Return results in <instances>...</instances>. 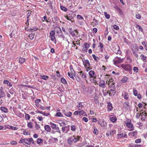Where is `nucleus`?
<instances>
[{
	"label": "nucleus",
	"instance_id": "69168bd1",
	"mask_svg": "<svg viewBox=\"0 0 147 147\" xmlns=\"http://www.w3.org/2000/svg\"><path fill=\"white\" fill-rule=\"evenodd\" d=\"M74 77L75 78L76 80H77V81L80 82V78L78 76H74Z\"/></svg>",
	"mask_w": 147,
	"mask_h": 147
},
{
	"label": "nucleus",
	"instance_id": "bf43d9fd",
	"mask_svg": "<svg viewBox=\"0 0 147 147\" xmlns=\"http://www.w3.org/2000/svg\"><path fill=\"white\" fill-rule=\"evenodd\" d=\"M92 56L94 59L96 61H98L97 58H98V57H97L94 54H93Z\"/></svg>",
	"mask_w": 147,
	"mask_h": 147
},
{
	"label": "nucleus",
	"instance_id": "f03ea898",
	"mask_svg": "<svg viewBox=\"0 0 147 147\" xmlns=\"http://www.w3.org/2000/svg\"><path fill=\"white\" fill-rule=\"evenodd\" d=\"M123 61V59H121L117 57H116L113 60V61L114 62V64L116 65L117 64L122 63Z\"/></svg>",
	"mask_w": 147,
	"mask_h": 147
},
{
	"label": "nucleus",
	"instance_id": "393cba45",
	"mask_svg": "<svg viewBox=\"0 0 147 147\" xmlns=\"http://www.w3.org/2000/svg\"><path fill=\"white\" fill-rule=\"evenodd\" d=\"M3 83L4 84H7L8 86L11 87L12 86V85L11 83L8 80H4L3 82Z\"/></svg>",
	"mask_w": 147,
	"mask_h": 147
},
{
	"label": "nucleus",
	"instance_id": "4be33fe9",
	"mask_svg": "<svg viewBox=\"0 0 147 147\" xmlns=\"http://www.w3.org/2000/svg\"><path fill=\"white\" fill-rule=\"evenodd\" d=\"M40 77L41 79L45 80H46L49 78L48 76L42 75H41L40 76Z\"/></svg>",
	"mask_w": 147,
	"mask_h": 147
},
{
	"label": "nucleus",
	"instance_id": "473e14b6",
	"mask_svg": "<svg viewBox=\"0 0 147 147\" xmlns=\"http://www.w3.org/2000/svg\"><path fill=\"white\" fill-rule=\"evenodd\" d=\"M69 31L71 34L72 36H75V33L74 32V31L72 30L71 28H69Z\"/></svg>",
	"mask_w": 147,
	"mask_h": 147
},
{
	"label": "nucleus",
	"instance_id": "6e6d98bb",
	"mask_svg": "<svg viewBox=\"0 0 147 147\" xmlns=\"http://www.w3.org/2000/svg\"><path fill=\"white\" fill-rule=\"evenodd\" d=\"M132 50L134 55L136 58H138V54L135 52V51L134 50Z\"/></svg>",
	"mask_w": 147,
	"mask_h": 147
},
{
	"label": "nucleus",
	"instance_id": "c756f323",
	"mask_svg": "<svg viewBox=\"0 0 147 147\" xmlns=\"http://www.w3.org/2000/svg\"><path fill=\"white\" fill-rule=\"evenodd\" d=\"M34 33H32L31 34H29L28 36L30 39L32 40L34 38Z\"/></svg>",
	"mask_w": 147,
	"mask_h": 147
},
{
	"label": "nucleus",
	"instance_id": "5fc2aeb1",
	"mask_svg": "<svg viewBox=\"0 0 147 147\" xmlns=\"http://www.w3.org/2000/svg\"><path fill=\"white\" fill-rule=\"evenodd\" d=\"M100 46H98V47H100V49L101 51H103L102 48L103 47V45L102 44L101 42L99 43Z\"/></svg>",
	"mask_w": 147,
	"mask_h": 147
},
{
	"label": "nucleus",
	"instance_id": "2eb2a0df",
	"mask_svg": "<svg viewBox=\"0 0 147 147\" xmlns=\"http://www.w3.org/2000/svg\"><path fill=\"white\" fill-rule=\"evenodd\" d=\"M129 104L128 102H125L123 103V106L125 109L127 110L129 108Z\"/></svg>",
	"mask_w": 147,
	"mask_h": 147
},
{
	"label": "nucleus",
	"instance_id": "a211bd4d",
	"mask_svg": "<svg viewBox=\"0 0 147 147\" xmlns=\"http://www.w3.org/2000/svg\"><path fill=\"white\" fill-rule=\"evenodd\" d=\"M126 136V135L125 134L121 133V134H118L117 135V138H121L123 137H125Z\"/></svg>",
	"mask_w": 147,
	"mask_h": 147
},
{
	"label": "nucleus",
	"instance_id": "2f4dec72",
	"mask_svg": "<svg viewBox=\"0 0 147 147\" xmlns=\"http://www.w3.org/2000/svg\"><path fill=\"white\" fill-rule=\"evenodd\" d=\"M50 124L53 129H55V128H56V125L55 124L51 122L50 123Z\"/></svg>",
	"mask_w": 147,
	"mask_h": 147
},
{
	"label": "nucleus",
	"instance_id": "6ab92c4d",
	"mask_svg": "<svg viewBox=\"0 0 147 147\" xmlns=\"http://www.w3.org/2000/svg\"><path fill=\"white\" fill-rule=\"evenodd\" d=\"M44 128L45 130L48 132L51 131V128L49 125H47L44 126Z\"/></svg>",
	"mask_w": 147,
	"mask_h": 147
},
{
	"label": "nucleus",
	"instance_id": "0e129e2a",
	"mask_svg": "<svg viewBox=\"0 0 147 147\" xmlns=\"http://www.w3.org/2000/svg\"><path fill=\"white\" fill-rule=\"evenodd\" d=\"M82 120L86 122H87L88 121V119L86 117H84L82 118Z\"/></svg>",
	"mask_w": 147,
	"mask_h": 147
},
{
	"label": "nucleus",
	"instance_id": "f257e3e1",
	"mask_svg": "<svg viewBox=\"0 0 147 147\" xmlns=\"http://www.w3.org/2000/svg\"><path fill=\"white\" fill-rule=\"evenodd\" d=\"M121 67L126 71H130L132 70L131 66L129 64L126 65L122 64L121 65Z\"/></svg>",
	"mask_w": 147,
	"mask_h": 147
},
{
	"label": "nucleus",
	"instance_id": "6e6552de",
	"mask_svg": "<svg viewBox=\"0 0 147 147\" xmlns=\"http://www.w3.org/2000/svg\"><path fill=\"white\" fill-rule=\"evenodd\" d=\"M114 8L115 10L117 11V12L119 13V14L120 15H121L123 14V12L122 11V9L119 7L117 6H116L114 7Z\"/></svg>",
	"mask_w": 147,
	"mask_h": 147
},
{
	"label": "nucleus",
	"instance_id": "680f3d73",
	"mask_svg": "<svg viewBox=\"0 0 147 147\" xmlns=\"http://www.w3.org/2000/svg\"><path fill=\"white\" fill-rule=\"evenodd\" d=\"M141 141V139H138L136 140L135 141V142L136 143H140Z\"/></svg>",
	"mask_w": 147,
	"mask_h": 147
},
{
	"label": "nucleus",
	"instance_id": "4c0bfd02",
	"mask_svg": "<svg viewBox=\"0 0 147 147\" xmlns=\"http://www.w3.org/2000/svg\"><path fill=\"white\" fill-rule=\"evenodd\" d=\"M43 141L42 139L41 138H38L37 140V143L38 144L41 143Z\"/></svg>",
	"mask_w": 147,
	"mask_h": 147
},
{
	"label": "nucleus",
	"instance_id": "de8ad7c7",
	"mask_svg": "<svg viewBox=\"0 0 147 147\" xmlns=\"http://www.w3.org/2000/svg\"><path fill=\"white\" fill-rule=\"evenodd\" d=\"M27 126L29 127L30 128H33V126L31 122H30L28 123L27 124Z\"/></svg>",
	"mask_w": 147,
	"mask_h": 147
},
{
	"label": "nucleus",
	"instance_id": "dca6fc26",
	"mask_svg": "<svg viewBox=\"0 0 147 147\" xmlns=\"http://www.w3.org/2000/svg\"><path fill=\"white\" fill-rule=\"evenodd\" d=\"M95 72L93 70H91L88 73L90 78H94Z\"/></svg>",
	"mask_w": 147,
	"mask_h": 147
},
{
	"label": "nucleus",
	"instance_id": "c03bdc74",
	"mask_svg": "<svg viewBox=\"0 0 147 147\" xmlns=\"http://www.w3.org/2000/svg\"><path fill=\"white\" fill-rule=\"evenodd\" d=\"M117 52H116L117 51H116L115 52V53H116L117 54H121V51L120 50L119 47V46H117Z\"/></svg>",
	"mask_w": 147,
	"mask_h": 147
},
{
	"label": "nucleus",
	"instance_id": "79ce46f5",
	"mask_svg": "<svg viewBox=\"0 0 147 147\" xmlns=\"http://www.w3.org/2000/svg\"><path fill=\"white\" fill-rule=\"evenodd\" d=\"M61 82L63 83L64 84H66L67 83V82L66 80L64 78H62L61 79Z\"/></svg>",
	"mask_w": 147,
	"mask_h": 147
},
{
	"label": "nucleus",
	"instance_id": "0eeeda50",
	"mask_svg": "<svg viewBox=\"0 0 147 147\" xmlns=\"http://www.w3.org/2000/svg\"><path fill=\"white\" fill-rule=\"evenodd\" d=\"M57 33L59 37L62 38L64 40L65 38V36L62 35V31L60 28H59V30L57 31Z\"/></svg>",
	"mask_w": 147,
	"mask_h": 147
},
{
	"label": "nucleus",
	"instance_id": "9b49d317",
	"mask_svg": "<svg viewBox=\"0 0 147 147\" xmlns=\"http://www.w3.org/2000/svg\"><path fill=\"white\" fill-rule=\"evenodd\" d=\"M79 73L80 74V76H81V77L85 80L87 79L86 76V75L82 71L79 72Z\"/></svg>",
	"mask_w": 147,
	"mask_h": 147
},
{
	"label": "nucleus",
	"instance_id": "e2e57ef3",
	"mask_svg": "<svg viewBox=\"0 0 147 147\" xmlns=\"http://www.w3.org/2000/svg\"><path fill=\"white\" fill-rule=\"evenodd\" d=\"M37 29V28L36 27H34V28H30L29 30L30 32H33L35 31Z\"/></svg>",
	"mask_w": 147,
	"mask_h": 147
},
{
	"label": "nucleus",
	"instance_id": "f704fd0d",
	"mask_svg": "<svg viewBox=\"0 0 147 147\" xmlns=\"http://www.w3.org/2000/svg\"><path fill=\"white\" fill-rule=\"evenodd\" d=\"M110 120L113 122H114L117 120L116 117H112L110 118Z\"/></svg>",
	"mask_w": 147,
	"mask_h": 147
},
{
	"label": "nucleus",
	"instance_id": "bb28decb",
	"mask_svg": "<svg viewBox=\"0 0 147 147\" xmlns=\"http://www.w3.org/2000/svg\"><path fill=\"white\" fill-rule=\"evenodd\" d=\"M126 125L128 128H130L132 129H133V125L131 123H127Z\"/></svg>",
	"mask_w": 147,
	"mask_h": 147
},
{
	"label": "nucleus",
	"instance_id": "052dcab7",
	"mask_svg": "<svg viewBox=\"0 0 147 147\" xmlns=\"http://www.w3.org/2000/svg\"><path fill=\"white\" fill-rule=\"evenodd\" d=\"M113 28L116 30H118L119 29V27L115 24H114L113 25Z\"/></svg>",
	"mask_w": 147,
	"mask_h": 147
},
{
	"label": "nucleus",
	"instance_id": "58836bf2",
	"mask_svg": "<svg viewBox=\"0 0 147 147\" xmlns=\"http://www.w3.org/2000/svg\"><path fill=\"white\" fill-rule=\"evenodd\" d=\"M104 15L106 18L107 19H109L110 18V16L109 14H108L107 13V12H105L104 13Z\"/></svg>",
	"mask_w": 147,
	"mask_h": 147
},
{
	"label": "nucleus",
	"instance_id": "4d7b16f0",
	"mask_svg": "<svg viewBox=\"0 0 147 147\" xmlns=\"http://www.w3.org/2000/svg\"><path fill=\"white\" fill-rule=\"evenodd\" d=\"M56 130V132H58L60 134L61 133L60 130L59 129V128L58 127H56V128H55Z\"/></svg>",
	"mask_w": 147,
	"mask_h": 147
},
{
	"label": "nucleus",
	"instance_id": "9d476101",
	"mask_svg": "<svg viewBox=\"0 0 147 147\" xmlns=\"http://www.w3.org/2000/svg\"><path fill=\"white\" fill-rule=\"evenodd\" d=\"M83 63L85 67H91V65L88 60H86L84 61H83Z\"/></svg>",
	"mask_w": 147,
	"mask_h": 147
},
{
	"label": "nucleus",
	"instance_id": "f8f14e48",
	"mask_svg": "<svg viewBox=\"0 0 147 147\" xmlns=\"http://www.w3.org/2000/svg\"><path fill=\"white\" fill-rule=\"evenodd\" d=\"M116 93V91L115 89H110L109 91V94L110 96H113Z\"/></svg>",
	"mask_w": 147,
	"mask_h": 147
},
{
	"label": "nucleus",
	"instance_id": "a19ab883",
	"mask_svg": "<svg viewBox=\"0 0 147 147\" xmlns=\"http://www.w3.org/2000/svg\"><path fill=\"white\" fill-rule=\"evenodd\" d=\"M140 56L142 60L143 61L146 60V57L144 56L143 54H141Z\"/></svg>",
	"mask_w": 147,
	"mask_h": 147
},
{
	"label": "nucleus",
	"instance_id": "8fccbe9b",
	"mask_svg": "<svg viewBox=\"0 0 147 147\" xmlns=\"http://www.w3.org/2000/svg\"><path fill=\"white\" fill-rule=\"evenodd\" d=\"M133 71L136 72V73H138V71L139 69L137 67H133Z\"/></svg>",
	"mask_w": 147,
	"mask_h": 147
},
{
	"label": "nucleus",
	"instance_id": "e433bc0d",
	"mask_svg": "<svg viewBox=\"0 0 147 147\" xmlns=\"http://www.w3.org/2000/svg\"><path fill=\"white\" fill-rule=\"evenodd\" d=\"M111 89H115V87L114 85V82H113L111 86H110Z\"/></svg>",
	"mask_w": 147,
	"mask_h": 147
},
{
	"label": "nucleus",
	"instance_id": "09e8293b",
	"mask_svg": "<svg viewBox=\"0 0 147 147\" xmlns=\"http://www.w3.org/2000/svg\"><path fill=\"white\" fill-rule=\"evenodd\" d=\"M85 112L83 110L79 111V114L80 115H82Z\"/></svg>",
	"mask_w": 147,
	"mask_h": 147
},
{
	"label": "nucleus",
	"instance_id": "7ed1b4c3",
	"mask_svg": "<svg viewBox=\"0 0 147 147\" xmlns=\"http://www.w3.org/2000/svg\"><path fill=\"white\" fill-rule=\"evenodd\" d=\"M80 137L78 136H77L76 137H75L74 136L70 137L68 140V142L70 141L72 143L76 142L80 140Z\"/></svg>",
	"mask_w": 147,
	"mask_h": 147
},
{
	"label": "nucleus",
	"instance_id": "4468645a",
	"mask_svg": "<svg viewBox=\"0 0 147 147\" xmlns=\"http://www.w3.org/2000/svg\"><path fill=\"white\" fill-rule=\"evenodd\" d=\"M63 114L66 116L70 117L72 115V113L70 112H67L65 110L63 111Z\"/></svg>",
	"mask_w": 147,
	"mask_h": 147
},
{
	"label": "nucleus",
	"instance_id": "423d86ee",
	"mask_svg": "<svg viewBox=\"0 0 147 147\" xmlns=\"http://www.w3.org/2000/svg\"><path fill=\"white\" fill-rule=\"evenodd\" d=\"M62 131L64 132L65 131V133H67L69 130V125H68L67 126L62 127Z\"/></svg>",
	"mask_w": 147,
	"mask_h": 147
},
{
	"label": "nucleus",
	"instance_id": "cd10ccee",
	"mask_svg": "<svg viewBox=\"0 0 147 147\" xmlns=\"http://www.w3.org/2000/svg\"><path fill=\"white\" fill-rule=\"evenodd\" d=\"M133 93L135 96H136L138 95V91L135 88L133 89Z\"/></svg>",
	"mask_w": 147,
	"mask_h": 147
},
{
	"label": "nucleus",
	"instance_id": "ddd939ff",
	"mask_svg": "<svg viewBox=\"0 0 147 147\" xmlns=\"http://www.w3.org/2000/svg\"><path fill=\"white\" fill-rule=\"evenodd\" d=\"M84 104L81 102H79L78 104L77 107L78 108V110L81 109L84 107Z\"/></svg>",
	"mask_w": 147,
	"mask_h": 147
},
{
	"label": "nucleus",
	"instance_id": "13d9d810",
	"mask_svg": "<svg viewBox=\"0 0 147 147\" xmlns=\"http://www.w3.org/2000/svg\"><path fill=\"white\" fill-rule=\"evenodd\" d=\"M25 118L26 120H29L30 118V115L27 114L25 115Z\"/></svg>",
	"mask_w": 147,
	"mask_h": 147
},
{
	"label": "nucleus",
	"instance_id": "774afa93",
	"mask_svg": "<svg viewBox=\"0 0 147 147\" xmlns=\"http://www.w3.org/2000/svg\"><path fill=\"white\" fill-rule=\"evenodd\" d=\"M25 141V138L24 139H22L21 138L19 141V142L20 143H23L24 142V143Z\"/></svg>",
	"mask_w": 147,
	"mask_h": 147
},
{
	"label": "nucleus",
	"instance_id": "a878e982",
	"mask_svg": "<svg viewBox=\"0 0 147 147\" xmlns=\"http://www.w3.org/2000/svg\"><path fill=\"white\" fill-rule=\"evenodd\" d=\"M108 108L109 111H111L112 109V104L109 102L108 103Z\"/></svg>",
	"mask_w": 147,
	"mask_h": 147
},
{
	"label": "nucleus",
	"instance_id": "603ef678",
	"mask_svg": "<svg viewBox=\"0 0 147 147\" xmlns=\"http://www.w3.org/2000/svg\"><path fill=\"white\" fill-rule=\"evenodd\" d=\"M24 143L28 144H30V142H29L28 138H25Z\"/></svg>",
	"mask_w": 147,
	"mask_h": 147
},
{
	"label": "nucleus",
	"instance_id": "5701e85b",
	"mask_svg": "<svg viewBox=\"0 0 147 147\" xmlns=\"http://www.w3.org/2000/svg\"><path fill=\"white\" fill-rule=\"evenodd\" d=\"M65 18L67 19L69 21H71L72 22H73V21L71 20L72 19H73V18L71 16H68L67 15H66L65 16Z\"/></svg>",
	"mask_w": 147,
	"mask_h": 147
},
{
	"label": "nucleus",
	"instance_id": "1a4fd4ad",
	"mask_svg": "<svg viewBox=\"0 0 147 147\" xmlns=\"http://www.w3.org/2000/svg\"><path fill=\"white\" fill-rule=\"evenodd\" d=\"M98 85L99 86L102 88H105V81L103 80H101L99 82Z\"/></svg>",
	"mask_w": 147,
	"mask_h": 147
},
{
	"label": "nucleus",
	"instance_id": "ea45409f",
	"mask_svg": "<svg viewBox=\"0 0 147 147\" xmlns=\"http://www.w3.org/2000/svg\"><path fill=\"white\" fill-rule=\"evenodd\" d=\"M136 27L137 28H138L140 31H141V32L143 31V29L138 24H136Z\"/></svg>",
	"mask_w": 147,
	"mask_h": 147
},
{
	"label": "nucleus",
	"instance_id": "7c9ffc66",
	"mask_svg": "<svg viewBox=\"0 0 147 147\" xmlns=\"http://www.w3.org/2000/svg\"><path fill=\"white\" fill-rule=\"evenodd\" d=\"M71 73H69L68 72L67 73L68 76L71 78H72L74 80L75 79L73 76V74Z\"/></svg>",
	"mask_w": 147,
	"mask_h": 147
},
{
	"label": "nucleus",
	"instance_id": "49530a36",
	"mask_svg": "<svg viewBox=\"0 0 147 147\" xmlns=\"http://www.w3.org/2000/svg\"><path fill=\"white\" fill-rule=\"evenodd\" d=\"M61 9L63 11H66L67 10V9L65 8V7L63 6H60Z\"/></svg>",
	"mask_w": 147,
	"mask_h": 147
},
{
	"label": "nucleus",
	"instance_id": "c9c22d12",
	"mask_svg": "<svg viewBox=\"0 0 147 147\" xmlns=\"http://www.w3.org/2000/svg\"><path fill=\"white\" fill-rule=\"evenodd\" d=\"M55 116L58 117H63V115L60 112H58L55 115Z\"/></svg>",
	"mask_w": 147,
	"mask_h": 147
},
{
	"label": "nucleus",
	"instance_id": "72a5a7b5",
	"mask_svg": "<svg viewBox=\"0 0 147 147\" xmlns=\"http://www.w3.org/2000/svg\"><path fill=\"white\" fill-rule=\"evenodd\" d=\"M5 95V94L4 92L0 90V98H1L2 97H3Z\"/></svg>",
	"mask_w": 147,
	"mask_h": 147
},
{
	"label": "nucleus",
	"instance_id": "c85d7f7f",
	"mask_svg": "<svg viewBox=\"0 0 147 147\" xmlns=\"http://www.w3.org/2000/svg\"><path fill=\"white\" fill-rule=\"evenodd\" d=\"M128 78L126 76H124L121 80V81L123 83H125L127 80Z\"/></svg>",
	"mask_w": 147,
	"mask_h": 147
},
{
	"label": "nucleus",
	"instance_id": "aec40b11",
	"mask_svg": "<svg viewBox=\"0 0 147 147\" xmlns=\"http://www.w3.org/2000/svg\"><path fill=\"white\" fill-rule=\"evenodd\" d=\"M124 95V98L126 99L127 100L128 99V93L126 92H124V93H122V96H123Z\"/></svg>",
	"mask_w": 147,
	"mask_h": 147
},
{
	"label": "nucleus",
	"instance_id": "412c9836",
	"mask_svg": "<svg viewBox=\"0 0 147 147\" xmlns=\"http://www.w3.org/2000/svg\"><path fill=\"white\" fill-rule=\"evenodd\" d=\"M84 45L85 46V49H84L83 50L85 51L86 52H87L88 49L90 47V45L89 44H87L86 43H84Z\"/></svg>",
	"mask_w": 147,
	"mask_h": 147
},
{
	"label": "nucleus",
	"instance_id": "20e7f679",
	"mask_svg": "<svg viewBox=\"0 0 147 147\" xmlns=\"http://www.w3.org/2000/svg\"><path fill=\"white\" fill-rule=\"evenodd\" d=\"M98 123L102 127H106L107 126V123L104 120L102 119H100L98 121Z\"/></svg>",
	"mask_w": 147,
	"mask_h": 147
},
{
	"label": "nucleus",
	"instance_id": "b1692460",
	"mask_svg": "<svg viewBox=\"0 0 147 147\" xmlns=\"http://www.w3.org/2000/svg\"><path fill=\"white\" fill-rule=\"evenodd\" d=\"M26 60L24 58L20 57L19 59V62L21 64L23 63Z\"/></svg>",
	"mask_w": 147,
	"mask_h": 147
},
{
	"label": "nucleus",
	"instance_id": "338daca9",
	"mask_svg": "<svg viewBox=\"0 0 147 147\" xmlns=\"http://www.w3.org/2000/svg\"><path fill=\"white\" fill-rule=\"evenodd\" d=\"M44 116H48L50 115L49 113H46L45 112H43L42 114Z\"/></svg>",
	"mask_w": 147,
	"mask_h": 147
},
{
	"label": "nucleus",
	"instance_id": "f3484780",
	"mask_svg": "<svg viewBox=\"0 0 147 147\" xmlns=\"http://www.w3.org/2000/svg\"><path fill=\"white\" fill-rule=\"evenodd\" d=\"M0 109L5 113H7L8 112V109L5 107H0Z\"/></svg>",
	"mask_w": 147,
	"mask_h": 147
},
{
	"label": "nucleus",
	"instance_id": "39448f33",
	"mask_svg": "<svg viewBox=\"0 0 147 147\" xmlns=\"http://www.w3.org/2000/svg\"><path fill=\"white\" fill-rule=\"evenodd\" d=\"M55 34V32L53 30H52L51 32H50V35L51 36V40L55 42V44H56V40L55 38V37L54 36Z\"/></svg>",
	"mask_w": 147,
	"mask_h": 147
},
{
	"label": "nucleus",
	"instance_id": "37998d69",
	"mask_svg": "<svg viewBox=\"0 0 147 147\" xmlns=\"http://www.w3.org/2000/svg\"><path fill=\"white\" fill-rule=\"evenodd\" d=\"M98 130L96 128L94 127V130L93 131V133L95 134H98Z\"/></svg>",
	"mask_w": 147,
	"mask_h": 147
},
{
	"label": "nucleus",
	"instance_id": "3c124183",
	"mask_svg": "<svg viewBox=\"0 0 147 147\" xmlns=\"http://www.w3.org/2000/svg\"><path fill=\"white\" fill-rule=\"evenodd\" d=\"M77 18L79 19L83 20L84 21V18L80 15H77Z\"/></svg>",
	"mask_w": 147,
	"mask_h": 147
},
{
	"label": "nucleus",
	"instance_id": "864d4df0",
	"mask_svg": "<svg viewBox=\"0 0 147 147\" xmlns=\"http://www.w3.org/2000/svg\"><path fill=\"white\" fill-rule=\"evenodd\" d=\"M146 115H147V113L146 112L145 113H144V115H143L142 116V120H144V119L146 118Z\"/></svg>",
	"mask_w": 147,
	"mask_h": 147
},
{
	"label": "nucleus",
	"instance_id": "a18cd8bd",
	"mask_svg": "<svg viewBox=\"0 0 147 147\" xmlns=\"http://www.w3.org/2000/svg\"><path fill=\"white\" fill-rule=\"evenodd\" d=\"M71 129L72 131H74L76 129V126L74 125H73L71 126Z\"/></svg>",
	"mask_w": 147,
	"mask_h": 147
}]
</instances>
